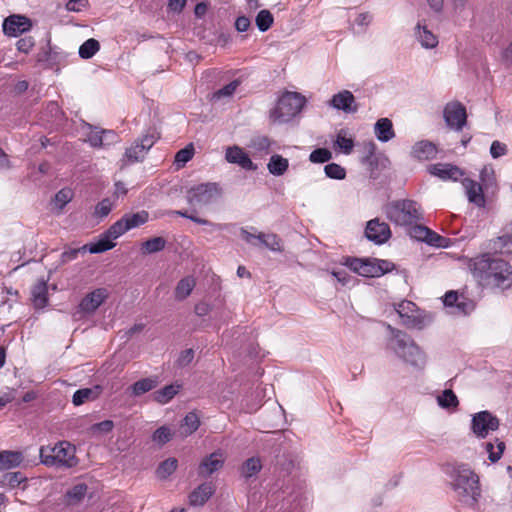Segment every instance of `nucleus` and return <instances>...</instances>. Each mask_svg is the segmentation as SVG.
Segmentation results:
<instances>
[{
    "label": "nucleus",
    "instance_id": "22",
    "mask_svg": "<svg viewBox=\"0 0 512 512\" xmlns=\"http://www.w3.org/2000/svg\"><path fill=\"white\" fill-rule=\"evenodd\" d=\"M48 287L47 281L44 279H40L37 283L32 287L31 290V300L35 308H44L48 303Z\"/></svg>",
    "mask_w": 512,
    "mask_h": 512
},
{
    "label": "nucleus",
    "instance_id": "59",
    "mask_svg": "<svg viewBox=\"0 0 512 512\" xmlns=\"http://www.w3.org/2000/svg\"><path fill=\"white\" fill-rule=\"evenodd\" d=\"M424 242L435 247H446L447 245V239L445 237L440 236L430 229Z\"/></svg>",
    "mask_w": 512,
    "mask_h": 512
},
{
    "label": "nucleus",
    "instance_id": "44",
    "mask_svg": "<svg viewBox=\"0 0 512 512\" xmlns=\"http://www.w3.org/2000/svg\"><path fill=\"white\" fill-rule=\"evenodd\" d=\"M262 468L261 461L259 458H249L245 461L242 466V475L245 478H250L256 475Z\"/></svg>",
    "mask_w": 512,
    "mask_h": 512
},
{
    "label": "nucleus",
    "instance_id": "13",
    "mask_svg": "<svg viewBox=\"0 0 512 512\" xmlns=\"http://www.w3.org/2000/svg\"><path fill=\"white\" fill-rule=\"evenodd\" d=\"M365 235L370 241L383 244L391 237V230L387 223L380 222L378 218H375L367 223Z\"/></svg>",
    "mask_w": 512,
    "mask_h": 512
},
{
    "label": "nucleus",
    "instance_id": "34",
    "mask_svg": "<svg viewBox=\"0 0 512 512\" xmlns=\"http://www.w3.org/2000/svg\"><path fill=\"white\" fill-rule=\"evenodd\" d=\"M200 426V420L196 413L189 412L183 419L181 424V434L188 436L194 433Z\"/></svg>",
    "mask_w": 512,
    "mask_h": 512
},
{
    "label": "nucleus",
    "instance_id": "12",
    "mask_svg": "<svg viewBox=\"0 0 512 512\" xmlns=\"http://www.w3.org/2000/svg\"><path fill=\"white\" fill-rule=\"evenodd\" d=\"M225 463V455L221 450L214 451L213 453L205 456L198 466V476L201 478H208L213 473L221 470Z\"/></svg>",
    "mask_w": 512,
    "mask_h": 512
},
{
    "label": "nucleus",
    "instance_id": "39",
    "mask_svg": "<svg viewBox=\"0 0 512 512\" xmlns=\"http://www.w3.org/2000/svg\"><path fill=\"white\" fill-rule=\"evenodd\" d=\"M166 246V240L163 237H153L146 240L141 245L143 254H153L162 251Z\"/></svg>",
    "mask_w": 512,
    "mask_h": 512
},
{
    "label": "nucleus",
    "instance_id": "4",
    "mask_svg": "<svg viewBox=\"0 0 512 512\" xmlns=\"http://www.w3.org/2000/svg\"><path fill=\"white\" fill-rule=\"evenodd\" d=\"M41 463L48 467L73 468L78 465L76 448L68 441H59L54 446H42L39 450Z\"/></svg>",
    "mask_w": 512,
    "mask_h": 512
},
{
    "label": "nucleus",
    "instance_id": "21",
    "mask_svg": "<svg viewBox=\"0 0 512 512\" xmlns=\"http://www.w3.org/2000/svg\"><path fill=\"white\" fill-rule=\"evenodd\" d=\"M24 461V455L20 451H0V471L19 467Z\"/></svg>",
    "mask_w": 512,
    "mask_h": 512
},
{
    "label": "nucleus",
    "instance_id": "29",
    "mask_svg": "<svg viewBox=\"0 0 512 512\" xmlns=\"http://www.w3.org/2000/svg\"><path fill=\"white\" fill-rule=\"evenodd\" d=\"M415 304L411 301L404 300L397 305V312L401 318L404 319V324L408 326H414L416 323V317L413 312L415 311Z\"/></svg>",
    "mask_w": 512,
    "mask_h": 512
},
{
    "label": "nucleus",
    "instance_id": "46",
    "mask_svg": "<svg viewBox=\"0 0 512 512\" xmlns=\"http://www.w3.org/2000/svg\"><path fill=\"white\" fill-rule=\"evenodd\" d=\"M251 231H249L247 228H240V237L248 244L252 246H259L261 245V237L260 232H257L256 228L251 227Z\"/></svg>",
    "mask_w": 512,
    "mask_h": 512
},
{
    "label": "nucleus",
    "instance_id": "16",
    "mask_svg": "<svg viewBox=\"0 0 512 512\" xmlns=\"http://www.w3.org/2000/svg\"><path fill=\"white\" fill-rule=\"evenodd\" d=\"M215 493V486L211 482H204L189 494L191 506H203Z\"/></svg>",
    "mask_w": 512,
    "mask_h": 512
},
{
    "label": "nucleus",
    "instance_id": "27",
    "mask_svg": "<svg viewBox=\"0 0 512 512\" xmlns=\"http://www.w3.org/2000/svg\"><path fill=\"white\" fill-rule=\"evenodd\" d=\"M492 249L496 253L511 254L512 253V223L507 227V232L493 240Z\"/></svg>",
    "mask_w": 512,
    "mask_h": 512
},
{
    "label": "nucleus",
    "instance_id": "26",
    "mask_svg": "<svg viewBox=\"0 0 512 512\" xmlns=\"http://www.w3.org/2000/svg\"><path fill=\"white\" fill-rule=\"evenodd\" d=\"M415 36L420 42L421 46L425 49H432L438 45L437 36L434 35L432 31L428 30L426 26H422L419 23L415 28Z\"/></svg>",
    "mask_w": 512,
    "mask_h": 512
},
{
    "label": "nucleus",
    "instance_id": "30",
    "mask_svg": "<svg viewBox=\"0 0 512 512\" xmlns=\"http://www.w3.org/2000/svg\"><path fill=\"white\" fill-rule=\"evenodd\" d=\"M289 167L288 159L282 157L279 154L271 156L267 168L269 172L275 176L283 175Z\"/></svg>",
    "mask_w": 512,
    "mask_h": 512
},
{
    "label": "nucleus",
    "instance_id": "7",
    "mask_svg": "<svg viewBox=\"0 0 512 512\" xmlns=\"http://www.w3.org/2000/svg\"><path fill=\"white\" fill-rule=\"evenodd\" d=\"M223 194L221 186L216 182L201 183L192 186L186 193V201L193 207H207L218 202Z\"/></svg>",
    "mask_w": 512,
    "mask_h": 512
},
{
    "label": "nucleus",
    "instance_id": "1",
    "mask_svg": "<svg viewBox=\"0 0 512 512\" xmlns=\"http://www.w3.org/2000/svg\"><path fill=\"white\" fill-rule=\"evenodd\" d=\"M469 268L482 286L502 290L512 286V267L503 259L485 253L473 258Z\"/></svg>",
    "mask_w": 512,
    "mask_h": 512
},
{
    "label": "nucleus",
    "instance_id": "54",
    "mask_svg": "<svg viewBox=\"0 0 512 512\" xmlns=\"http://www.w3.org/2000/svg\"><path fill=\"white\" fill-rule=\"evenodd\" d=\"M73 198V192L71 189L63 188L58 191L55 195V203L59 207V209H63V207L68 204Z\"/></svg>",
    "mask_w": 512,
    "mask_h": 512
},
{
    "label": "nucleus",
    "instance_id": "3",
    "mask_svg": "<svg viewBox=\"0 0 512 512\" xmlns=\"http://www.w3.org/2000/svg\"><path fill=\"white\" fill-rule=\"evenodd\" d=\"M452 487L459 501L474 506L481 495L478 475L468 465L461 464L454 468Z\"/></svg>",
    "mask_w": 512,
    "mask_h": 512
},
{
    "label": "nucleus",
    "instance_id": "52",
    "mask_svg": "<svg viewBox=\"0 0 512 512\" xmlns=\"http://www.w3.org/2000/svg\"><path fill=\"white\" fill-rule=\"evenodd\" d=\"M173 214H176L180 217H183V218H187L197 224H200V225H210L212 227H215V228H220L221 226L219 224H214L206 219H203V218H200V217H197L195 214L193 213H189L188 211L186 210H176V211H173L172 212Z\"/></svg>",
    "mask_w": 512,
    "mask_h": 512
},
{
    "label": "nucleus",
    "instance_id": "45",
    "mask_svg": "<svg viewBox=\"0 0 512 512\" xmlns=\"http://www.w3.org/2000/svg\"><path fill=\"white\" fill-rule=\"evenodd\" d=\"M256 25L261 32L267 31L273 24L274 18L269 10H261L256 16Z\"/></svg>",
    "mask_w": 512,
    "mask_h": 512
},
{
    "label": "nucleus",
    "instance_id": "20",
    "mask_svg": "<svg viewBox=\"0 0 512 512\" xmlns=\"http://www.w3.org/2000/svg\"><path fill=\"white\" fill-rule=\"evenodd\" d=\"M107 292L105 289H96L86 295L80 302V309L86 313L94 312L106 299Z\"/></svg>",
    "mask_w": 512,
    "mask_h": 512
},
{
    "label": "nucleus",
    "instance_id": "31",
    "mask_svg": "<svg viewBox=\"0 0 512 512\" xmlns=\"http://www.w3.org/2000/svg\"><path fill=\"white\" fill-rule=\"evenodd\" d=\"M87 490L88 486L85 483H79L74 485L65 494L67 504L76 505L80 503L84 499Z\"/></svg>",
    "mask_w": 512,
    "mask_h": 512
},
{
    "label": "nucleus",
    "instance_id": "47",
    "mask_svg": "<svg viewBox=\"0 0 512 512\" xmlns=\"http://www.w3.org/2000/svg\"><path fill=\"white\" fill-rule=\"evenodd\" d=\"M496 448H497V450L495 451V447H494L493 443H491V442L486 443V450L489 454V460L491 462H497L501 458V456L505 450V443L503 441H500L497 439L496 440Z\"/></svg>",
    "mask_w": 512,
    "mask_h": 512
},
{
    "label": "nucleus",
    "instance_id": "43",
    "mask_svg": "<svg viewBox=\"0 0 512 512\" xmlns=\"http://www.w3.org/2000/svg\"><path fill=\"white\" fill-rule=\"evenodd\" d=\"M26 481L27 478L21 472H8L2 476L1 484L9 488H15Z\"/></svg>",
    "mask_w": 512,
    "mask_h": 512
},
{
    "label": "nucleus",
    "instance_id": "62",
    "mask_svg": "<svg viewBox=\"0 0 512 512\" xmlns=\"http://www.w3.org/2000/svg\"><path fill=\"white\" fill-rule=\"evenodd\" d=\"M112 210V205L109 199H103L95 208V215L103 218L106 217Z\"/></svg>",
    "mask_w": 512,
    "mask_h": 512
},
{
    "label": "nucleus",
    "instance_id": "37",
    "mask_svg": "<svg viewBox=\"0 0 512 512\" xmlns=\"http://www.w3.org/2000/svg\"><path fill=\"white\" fill-rule=\"evenodd\" d=\"M261 245L274 252H282L283 245L278 235L274 233H263L260 232Z\"/></svg>",
    "mask_w": 512,
    "mask_h": 512
},
{
    "label": "nucleus",
    "instance_id": "56",
    "mask_svg": "<svg viewBox=\"0 0 512 512\" xmlns=\"http://www.w3.org/2000/svg\"><path fill=\"white\" fill-rule=\"evenodd\" d=\"M337 147H339L345 154L351 153L354 142L353 139L347 138L342 131L337 134V138L335 141Z\"/></svg>",
    "mask_w": 512,
    "mask_h": 512
},
{
    "label": "nucleus",
    "instance_id": "14",
    "mask_svg": "<svg viewBox=\"0 0 512 512\" xmlns=\"http://www.w3.org/2000/svg\"><path fill=\"white\" fill-rule=\"evenodd\" d=\"M329 105L336 110L343 111L347 114L355 113L358 110V104L355 97L349 90H342L332 96Z\"/></svg>",
    "mask_w": 512,
    "mask_h": 512
},
{
    "label": "nucleus",
    "instance_id": "60",
    "mask_svg": "<svg viewBox=\"0 0 512 512\" xmlns=\"http://www.w3.org/2000/svg\"><path fill=\"white\" fill-rule=\"evenodd\" d=\"M427 234H429V228L413 224L410 229V236L416 240L419 241H425V238H427Z\"/></svg>",
    "mask_w": 512,
    "mask_h": 512
},
{
    "label": "nucleus",
    "instance_id": "55",
    "mask_svg": "<svg viewBox=\"0 0 512 512\" xmlns=\"http://www.w3.org/2000/svg\"><path fill=\"white\" fill-rule=\"evenodd\" d=\"M171 437H172V434L170 432V429L165 426H162V427H159L153 433L152 439L154 442H157L160 445H164L170 441Z\"/></svg>",
    "mask_w": 512,
    "mask_h": 512
},
{
    "label": "nucleus",
    "instance_id": "9",
    "mask_svg": "<svg viewBox=\"0 0 512 512\" xmlns=\"http://www.w3.org/2000/svg\"><path fill=\"white\" fill-rule=\"evenodd\" d=\"M149 219L147 211L142 210L137 213H126L118 221L109 227L107 235L117 239L125 232L145 224Z\"/></svg>",
    "mask_w": 512,
    "mask_h": 512
},
{
    "label": "nucleus",
    "instance_id": "48",
    "mask_svg": "<svg viewBox=\"0 0 512 512\" xmlns=\"http://www.w3.org/2000/svg\"><path fill=\"white\" fill-rule=\"evenodd\" d=\"M324 172L327 177H329L331 179H336V180H342L346 176L345 169L337 163L327 164L324 167Z\"/></svg>",
    "mask_w": 512,
    "mask_h": 512
},
{
    "label": "nucleus",
    "instance_id": "23",
    "mask_svg": "<svg viewBox=\"0 0 512 512\" xmlns=\"http://www.w3.org/2000/svg\"><path fill=\"white\" fill-rule=\"evenodd\" d=\"M436 153V146L432 142L425 140L417 142L411 151L412 156L419 160L432 159Z\"/></svg>",
    "mask_w": 512,
    "mask_h": 512
},
{
    "label": "nucleus",
    "instance_id": "49",
    "mask_svg": "<svg viewBox=\"0 0 512 512\" xmlns=\"http://www.w3.org/2000/svg\"><path fill=\"white\" fill-rule=\"evenodd\" d=\"M90 132L87 134V141L94 148H99L105 145L103 140V129H98L96 127L89 126Z\"/></svg>",
    "mask_w": 512,
    "mask_h": 512
},
{
    "label": "nucleus",
    "instance_id": "61",
    "mask_svg": "<svg viewBox=\"0 0 512 512\" xmlns=\"http://www.w3.org/2000/svg\"><path fill=\"white\" fill-rule=\"evenodd\" d=\"M87 249V246L84 245L83 247L81 248H71V249H68V250H65L62 254H61V261H60V264L63 265V264H66L72 260H75L79 254L80 251H86Z\"/></svg>",
    "mask_w": 512,
    "mask_h": 512
},
{
    "label": "nucleus",
    "instance_id": "11",
    "mask_svg": "<svg viewBox=\"0 0 512 512\" xmlns=\"http://www.w3.org/2000/svg\"><path fill=\"white\" fill-rule=\"evenodd\" d=\"M444 119L450 128L461 131L467 119L465 107L459 102L448 103L444 109Z\"/></svg>",
    "mask_w": 512,
    "mask_h": 512
},
{
    "label": "nucleus",
    "instance_id": "24",
    "mask_svg": "<svg viewBox=\"0 0 512 512\" xmlns=\"http://www.w3.org/2000/svg\"><path fill=\"white\" fill-rule=\"evenodd\" d=\"M159 384V380L157 376L154 377H148L143 378L138 381H136L134 384H132L128 391H130V394L134 397L141 396L154 388H156Z\"/></svg>",
    "mask_w": 512,
    "mask_h": 512
},
{
    "label": "nucleus",
    "instance_id": "2",
    "mask_svg": "<svg viewBox=\"0 0 512 512\" xmlns=\"http://www.w3.org/2000/svg\"><path fill=\"white\" fill-rule=\"evenodd\" d=\"M391 337L388 339L387 348L392 351L405 364L415 370H423L427 363L425 352L404 331L388 325Z\"/></svg>",
    "mask_w": 512,
    "mask_h": 512
},
{
    "label": "nucleus",
    "instance_id": "50",
    "mask_svg": "<svg viewBox=\"0 0 512 512\" xmlns=\"http://www.w3.org/2000/svg\"><path fill=\"white\" fill-rule=\"evenodd\" d=\"M194 155V148L192 144L187 145L185 148L179 150L175 155V163L178 167H183Z\"/></svg>",
    "mask_w": 512,
    "mask_h": 512
},
{
    "label": "nucleus",
    "instance_id": "40",
    "mask_svg": "<svg viewBox=\"0 0 512 512\" xmlns=\"http://www.w3.org/2000/svg\"><path fill=\"white\" fill-rule=\"evenodd\" d=\"M179 388V385H167L154 393V399L158 403L165 404L178 393Z\"/></svg>",
    "mask_w": 512,
    "mask_h": 512
},
{
    "label": "nucleus",
    "instance_id": "25",
    "mask_svg": "<svg viewBox=\"0 0 512 512\" xmlns=\"http://www.w3.org/2000/svg\"><path fill=\"white\" fill-rule=\"evenodd\" d=\"M374 132L381 142H388L395 137L392 121L388 118H380L375 123Z\"/></svg>",
    "mask_w": 512,
    "mask_h": 512
},
{
    "label": "nucleus",
    "instance_id": "38",
    "mask_svg": "<svg viewBox=\"0 0 512 512\" xmlns=\"http://www.w3.org/2000/svg\"><path fill=\"white\" fill-rule=\"evenodd\" d=\"M240 81L233 80L229 84L225 85L221 89L213 92L210 96V101L217 102L223 98H230L235 93L236 89L239 87Z\"/></svg>",
    "mask_w": 512,
    "mask_h": 512
},
{
    "label": "nucleus",
    "instance_id": "51",
    "mask_svg": "<svg viewBox=\"0 0 512 512\" xmlns=\"http://www.w3.org/2000/svg\"><path fill=\"white\" fill-rule=\"evenodd\" d=\"M271 144L272 142L267 136H256L251 140V147L258 152L268 153Z\"/></svg>",
    "mask_w": 512,
    "mask_h": 512
},
{
    "label": "nucleus",
    "instance_id": "28",
    "mask_svg": "<svg viewBox=\"0 0 512 512\" xmlns=\"http://www.w3.org/2000/svg\"><path fill=\"white\" fill-rule=\"evenodd\" d=\"M101 392L100 386H95L93 388H82L77 390L72 398V402L75 406H79L84 404L87 401L95 400Z\"/></svg>",
    "mask_w": 512,
    "mask_h": 512
},
{
    "label": "nucleus",
    "instance_id": "10",
    "mask_svg": "<svg viewBox=\"0 0 512 512\" xmlns=\"http://www.w3.org/2000/svg\"><path fill=\"white\" fill-rule=\"evenodd\" d=\"M499 424V419L485 410L473 415L471 429L478 438H485L489 432L497 430Z\"/></svg>",
    "mask_w": 512,
    "mask_h": 512
},
{
    "label": "nucleus",
    "instance_id": "41",
    "mask_svg": "<svg viewBox=\"0 0 512 512\" xmlns=\"http://www.w3.org/2000/svg\"><path fill=\"white\" fill-rule=\"evenodd\" d=\"M99 49V42L94 38H90L80 46L79 56L82 59H90L99 51Z\"/></svg>",
    "mask_w": 512,
    "mask_h": 512
},
{
    "label": "nucleus",
    "instance_id": "33",
    "mask_svg": "<svg viewBox=\"0 0 512 512\" xmlns=\"http://www.w3.org/2000/svg\"><path fill=\"white\" fill-rule=\"evenodd\" d=\"M386 159H381L378 155L374 153V151H369L368 155H366L362 159V164L367 167L370 172V176L376 178V171L384 166V162Z\"/></svg>",
    "mask_w": 512,
    "mask_h": 512
},
{
    "label": "nucleus",
    "instance_id": "42",
    "mask_svg": "<svg viewBox=\"0 0 512 512\" xmlns=\"http://www.w3.org/2000/svg\"><path fill=\"white\" fill-rule=\"evenodd\" d=\"M437 402L440 407L446 409L455 408L459 404L457 396L450 389L444 390L443 393L437 397Z\"/></svg>",
    "mask_w": 512,
    "mask_h": 512
},
{
    "label": "nucleus",
    "instance_id": "17",
    "mask_svg": "<svg viewBox=\"0 0 512 512\" xmlns=\"http://www.w3.org/2000/svg\"><path fill=\"white\" fill-rule=\"evenodd\" d=\"M430 173L442 180L453 181H457L464 175V172L458 166L449 163L434 164L430 169Z\"/></svg>",
    "mask_w": 512,
    "mask_h": 512
},
{
    "label": "nucleus",
    "instance_id": "64",
    "mask_svg": "<svg viewBox=\"0 0 512 512\" xmlns=\"http://www.w3.org/2000/svg\"><path fill=\"white\" fill-rule=\"evenodd\" d=\"M46 113H48L55 121L60 122L63 113L56 102H50L46 107Z\"/></svg>",
    "mask_w": 512,
    "mask_h": 512
},
{
    "label": "nucleus",
    "instance_id": "53",
    "mask_svg": "<svg viewBox=\"0 0 512 512\" xmlns=\"http://www.w3.org/2000/svg\"><path fill=\"white\" fill-rule=\"evenodd\" d=\"M332 158V153L326 148H318L311 152L309 160L313 163H324Z\"/></svg>",
    "mask_w": 512,
    "mask_h": 512
},
{
    "label": "nucleus",
    "instance_id": "18",
    "mask_svg": "<svg viewBox=\"0 0 512 512\" xmlns=\"http://www.w3.org/2000/svg\"><path fill=\"white\" fill-rule=\"evenodd\" d=\"M462 186L465 189V194L469 202L475 204L478 207H483L485 205L483 189L478 182L469 178H465L462 180Z\"/></svg>",
    "mask_w": 512,
    "mask_h": 512
},
{
    "label": "nucleus",
    "instance_id": "57",
    "mask_svg": "<svg viewBox=\"0 0 512 512\" xmlns=\"http://www.w3.org/2000/svg\"><path fill=\"white\" fill-rule=\"evenodd\" d=\"M376 259H365L360 275L364 277H378Z\"/></svg>",
    "mask_w": 512,
    "mask_h": 512
},
{
    "label": "nucleus",
    "instance_id": "19",
    "mask_svg": "<svg viewBox=\"0 0 512 512\" xmlns=\"http://www.w3.org/2000/svg\"><path fill=\"white\" fill-rule=\"evenodd\" d=\"M225 158L229 163L238 164L243 169H256L249 156L238 146L229 147L226 150Z\"/></svg>",
    "mask_w": 512,
    "mask_h": 512
},
{
    "label": "nucleus",
    "instance_id": "36",
    "mask_svg": "<svg viewBox=\"0 0 512 512\" xmlns=\"http://www.w3.org/2000/svg\"><path fill=\"white\" fill-rule=\"evenodd\" d=\"M195 282L192 278L181 279L175 288V298L179 301L186 299L192 292Z\"/></svg>",
    "mask_w": 512,
    "mask_h": 512
},
{
    "label": "nucleus",
    "instance_id": "32",
    "mask_svg": "<svg viewBox=\"0 0 512 512\" xmlns=\"http://www.w3.org/2000/svg\"><path fill=\"white\" fill-rule=\"evenodd\" d=\"M114 238L107 235V230L100 236V239L96 243L89 245V252L92 254L102 253L115 247V243L112 242Z\"/></svg>",
    "mask_w": 512,
    "mask_h": 512
},
{
    "label": "nucleus",
    "instance_id": "15",
    "mask_svg": "<svg viewBox=\"0 0 512 512\" xmlns=\"http://www.w3.org/2000/svg\"><path fill=\"white\" fill-rule=\"evenodd\" d=\"M31 28L30 20L21 15H11L3 21L4 34L16 37Z\"/></svg>",
    "mask_w": 512,
    "mask_h": 512
},
{
    "label": "nucleus",
    "instance_id": "5",
    "mask_svg": "<svg viewBox=\"0 0 512 512\" xmlns=\"http://www.w3.org/2000/svg\"><path fill=\"white\" fill-rule=\"evenodd\" d=\"M386 217L399 226H412L422 219L420 205L410 199L396 200L384 208Z\"/></svg>",
    "mask_w": 512,
    "mask_h": 512
},
{
    "label": "nucleus",
    "instance_id": "63",
    "mask_svg": "<svg viewBox=\"0 0 512 512\" xmlns=\"http://www.w3.org/2000/svg\"><path fill=\"white\" fill-rule=\"evenodd\" d=\"M375 264L377 265V270H380L378 271V277L391 272L395 268L394 263L389 260L376 259Z\"/></svg>",
    "mask_w": 512,
    "mask_h": 512
},
{
    "label": "nucleus",
    "instance_id": "6",
    "mask_svg": "<svg viewBox=\"0 0 512 512\" xmlns=\"http://www.w3.org/2000/svg\"><path fill=\"white\" fill-rule=\"evenodd\" d=\"M305 103L306 98L300 93L286 91L270 111V118L273 122L286 123L300 113Z\"/></svg>",
    "mask_w": 512,
    "mask_h": 512
},
{
    "label": "nucleus",
    "instance_id": "35",
    "mask_svg": "<svg viewBox=\"0 0 512 512\" xmlns=\"http://www.w3.org/2000/svg\"><path fill=\"white\" fill-rule=\"evenodd\" d=\"M178 466V461L174 457H170L164 461H162L156 470V475L159 479H167L170 475H172Z\"/></svg>",
    "mask_w": 512,
    "mask_h": 512
},
{
    "label": "nucleus",
    "instance_id": "58",
    "mask_svg": "<svg viewBox=\"0 0 512 512\" xmlns=\"http://www.w3.org/2000/svg\"><path fill=\"white\" fill-rule=\"evenodd\" d=\"M508 152V147L505 143L495 140L490 146V154L492 158L497 159L505 156Z\"/></svg>",
    "mask_w": 512,
    "mask_h": 512
},
{
    "label": "nucleus",
    "instance_id": "8",
    "mask_svg": "<svg viewBox=\"0 0 512 512\" xmlns=\"http://www.w3.org/2000/svg\"><path fill=\"white\" fill-rule=\"evenodd\" d=\"M159 137L160 135L155 128L147 129L141 138L137 139L126 149L123 159L121 160V168L129 164L143 161L147 152L156 143Z\"/></svg>",
    "mask_w": 512,
    "mask_h": 512
}]
</instances>
